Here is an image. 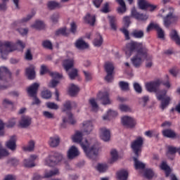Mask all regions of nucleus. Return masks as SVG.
I'll use <instances>...</instances> for the list:
<instances>
[{"label": "nucleus", "instance_id": "f257e3e1", "mask_svg": "<svg viewBox=\"0 0 180 180\" xmlns=\"http://www.w3.org/2000/svg\"><path fill=\"white\" fill-rule=\"evenodd\" d=\"M136 51V54L131 59L135 68H140L144 59L147 61L151 60V56H148V49L143 44L132 41L126 44L124 52L127 57H130Z\"/></svg>", "mask_w": 180, "mask_h": 180}, {"label": "nucleus", "instance_id": "f03ea898", "mask_svg": "<svg viewBox=\"0 0 180 180\" xmlns=\"http://www.w3.org/2000/svg\"><path fill=\"white\" fill-rule=\"evenodd\" d=\"M162 83L167 89H169L171 87L169 81H167L166 82H162L160 79H158L155 82L146 83V88L148 92H155L156 94L157 99L159 101H162L160 108L162 110H164L169 105L172 98L166 96L167 91H158V88Z\"/></svg>", "mask_w": 180, "mask_h": 180}, {"label": "nucleus", "instance_id": "7ed1b4c3", "mask_svg": "<svg viewBox=\"0 0 180 180\" xmlns=\"http://www.w3.org/2000/svg\"><path fill=\"white\" fill-rule=\"evenodd\" d=\"M72 142L79 143L83 149L85 155L89 158H94L98 155L99 145L95 143L91 146V142H89L87 139H83V132L77 131L75 134L72 136Z\"/></svg>", "mask_w": 180, "mask_h": 180}, {"label": "nucleus", "instance_id": "20e7f679", "mask_svg": "<svg viewBox=\"0 0 180 180\" xmlns=\"http://www.w3.org/2000/svg\"><path fill=\"white\" fill-rule=\"evenodd\" d=\"M25 47V44L20 40L14 44L11 41H0V55L3 60L7 59V56L10 52L16 50L22 51Z\"/></svg>", "mask_w": 180, "mask_h": 180}, {"label": "nucleus", "instance_id": "39448f33", "mask_svg": "<svg viewBox=\"0 0 180 180\" xmlns=\"http://www.w3.org/2000/svg\"><path fill=\"white\" fill-rule=\"evenodd\" d=\"M159 15L163 18V24L167 28H169L171 25H174L178 21V17L174 15L173 8L162 9Z\"/></svg>", "mask_w": 180, "mask_h": 180}, {"label": "nucleus", "instance_id": "423d86ee", "mask_svg": "<svg viewBox=\"0 0 180 180\" xmlns=\"http://www.w3.org/2000/svg\"><path fill=\"white\" fill-rule=\"evenodd\" d=\"M63 159V156L61 153L53 151L44 160V164L49 167H53L57 165Z\"/></svg>", "mask_w": 180, "mask_h": 180}, {"label": "nucleus", "instance_id": "0eeeda50", "mask_svg": "<svg viewBox=\"0 0 180 180\" xmlns=\"http://www.w3.org/2000/svg\"><path fill=\"white\" fill-rule=\"evenodd\" d=\"M40 86L39 83H33L27 89V92L30 97L34 98V102L32 105H39L41 103V101L37 97V92L38 88Z\"/></svg>", "mask_w": 180, "mask_h": 180}, {"label": "nucleus", "instance_id": "6e6552de", "mask_svg": "<svg viewBox=\"0 0 180 180\" xmlns=\"http://www.w3.org/2000/svg\"><path fill=\"white\" fill-rule=\"evenodd\" d=\"M143 144V139L141 136H139L136 140H134L131 144V148L134 153L136 157H139L142 151V146Z\"/></svg>", "mask_w": 180, "mask_h": 180}, {"label": "nucleus", "instance_id": "1a4fd4ad", "mask_svg": "<svg viewBox=\"0 0 180 180\" xmlns=\"http://www.w3.org/2000/svg\"><path fill=\"white\" fill-rule=\"evenodd\" d=\"M10 76V72L6 67H0V90H4L7 88V80L6 76Z\"/></svg>", "mask_w": 180, "mask_h": 180}, {"label": "nucleus", "instance_id": "9d476101", "mask_svg": "<svg viewBox=\"0 0 180 180\" xmlns=\"http://www.w3.org/2000/svg\"><path fill=\"white\" fill-rule=\"evenodd\" d=\"M67 58L63 61V65L66 72H68L74 66V55L69 52L67 54Z\"/></svg>", "mask_w": 180, "mask_h": 180}, {"label": "nucleus", "instance_id": "9b49d317", "mask_svg": "<svg viewBox=\"0 0 180 180\" xmlns=\"http://www.w3.org/2000/svg\"><path fill=\"white\" fill-rule=\"evenodd\" d=\"M105 69L107 72V76L105 77V80L108 82H112L113 81V71L115 67L112 63H106L105 65Z\"/></svg>", "mask_w": 180, "mask_h": 180}, {"label": "nucleus", "instance_id": "f8f14e48", "mask_svg": "<svg viewBox=\"0 0 180 180\" xmlns=\"http://www.w3.org/2000/svg\"><path fill=\"white\" fill-rule=\"evenodd\" d=\"M98 99L101 101L103 105H111L112 101L109 98V94L108 91H100L98 94Z\"/></svg>", "mask_w": 180, "mask_h": 180}, {"label": "nucleus", "instance_id": "ddd939ff", "mask_svg": "<svg viewBox=\"0 0 180 180\" xmlns=\"http://www.w3.org/2000/svg\"><path fill=\"white\" fill-rule=\"evenodd\" d=\"M122 124L127 128H134L136 124L134 119L129 116H124L121 118Z\"/></svg>", "mask_w": 180, "mask_h": 180}, {"label": "nucleus", "instance_id": "4468645a", "mask_svg": "<svg viewBox=\"0 0 180 180\" xmlns=\"http://www.w3.org/2000/svg\"><path fill=\"white\" fill-rule=\"evenodd\" d=\"M153 29H155L157 31L158 37H159V39H164L165 31H163V30L160 28L158 24L150 23L147 28V32H149Z\"/></svg>", "mask_w": 180, "mask_h": 180}, {"label": "nucleus", "instance_id": "2eb2a0df", "mask_svg": "<svg viewBox=\"0 0 180 180\" xmlns=\"http://www.w3.org/2000/svg\"><path fill=\"white\" fill-rule=\"evenodd\" d=\"M138 5L139 8L143 11L148 10L152 12V11L156 8V6L150 4L146 0H138Z\"/></svg>", "mask_w": 180, "mask_h": 180}, {"label": "nucleus", "instance_id": "dca6fc26", "mask_svg": "<svg viewBox=\"0 0 180 180\" xmlns=\"http://www.w3.org/2000/svg\"><path fill=\"white\" fill-rule=\"evenodd\" d=\"M50 75L53 79L49 84V86L51 88H55L59 83L58 79L62 78L63 75L58 72H50Z\"/></svg>", "mask_w": 180, "mask_h": 180}, {"label": "nucleus", "instance_id": "f3484780", "mask_svg": "<svg viewBox=\"0 0 180 180\" xmlns=\"http://www.w3.org/2000/svg\"><path fill=\"white\" fill-rule=\"evenodd\" d=\"M99 136L101 140L108 142L110 140V131L105 127L100 128Z\"/></svg>", "mask_w": 180, "mask_h": 180}, {"label": "nucleus", "instance_id": "a211bd4d", "mask_svg": "<svg viewBox=\"0 0 180 180\" xmlns=\"http://www.w3.org/2000/svg\"><path fill=\"white\" fill-rule=\"evenodd\" d=\"M32 124V117L27 115L22 116L20 122L19 127L22 129H27Z\"/></svg>", "mask_w": 180, "mask_h": 180}, {"label": "nucleus", "instance_id": "6ab92c4d", "mask_svg": "<svg viewBox=\"0 0 180 180\" xmlns=\"http://www.w3.org/2000/svg\"><path fill=\"white\" fill-rule=\"evenodd\" d=\"M82 126V132L84 134H89L94 130V124L91 121H84Z\"/></svg>", "mask_w": 180, "mask_h": 180}, {"label": "nucleus", "instance_id": "aec40b11", "mask_svg": "<svg viewBox=\"0 0 180 180\" xmlns=\"http://www.w3.org/2000/svg\"><path fill=\"white\" fill-rule=\"evenodd\" d=\"M79 154V150H78V149L75 146H72L68 150V158L72 160L78 157Z\"/></svg>", "mask_w": 180, "mask_h": 180}, {"label": "nucleus", "instance_id": "412c9836", "mask_svg": "<svg viewBox=\"0 0 180 180\" xmlns=\"http://www.w3.org/2000/svg\"><path fill=\"white\" fill-rule=\"evenodd\" d=\"M37 158V156L36 155H32L30 156V158L25 159L23 162V165L25 167L31 168L34 167L35 166L34 165V160Z\"/></svg>", "mask_w": 180, "mask_h": 180}, {"label": "nucleus", "instance_id": "4be33fe9", "mask_svg": "<svg viewBox=\"0 0 180 180\" xmlns=\"http://www.w3.org/2000/svg\"><path fill=\"white\" fill-rule=\"evenodd\" d=\"M131 15L134 17L136 20L141 21H145L148 20V17L146 15H143L142 13H137L136 11L135 7H134L131 10Z\"/></svg>", "mask_w": 180, "mask_h": 180}, {"label": "nucleus", "instance_id": "5701e85b", "mask_svg": "<svg viewBox=\"0 0 180 180\" xmlns=\"http://www.w3.org/2000/svg\"><path fill=\"white\" fill-rule=\"evenodd\" d=\"M17 138L15 136H11L10 140L6 142V146L11 150L14 151L16 149Z\"/></svg>", "mask_w": 180, "mask_h": 180}, {"label": "nucleus", "instance_id": "b1692460", "mask_svg": "<svg viewBox=\"0 0 180 180\" xmlns=\"http://www.w3.org/2000/svg\"><path fill=\"white\" fill-rule=\"evenodd\" d=\"M25 73L29 79H34L36 76L34 66L33 65H30L29 68H26Z\"/></svg>", "mask_w": 180, "mask_h": 180}, {"label": "nucleus", "instance_id": "393cba45", "mask_svg": "<svg viewBox=\"0 0 180 180\" xmlns=\"http://www.w3.org/2000/svg\"><path fill=\"white\" fill-rule=\"evenodd\" d=\"M118 115L117 111H114V110H108L107 114L104 115L103 117V120H110L113 117H116Z\"/></svg>", "mask_w": 180, "mask_h": 180}, {"label": "nucleus", "instance_id": "a878e982", "mask_svg": "<svg viewBox=\"0 0 180 180\" xmlns=\"http://www.w3.org/2000/svg\"><path fill=\"white\" fill-rule=\"evenodd\" d=\"M169 37L172 40L174 41L177 45H180V37L176 30H172L170 31Z\"/></svg>", "mask_w": 180, "mask_h": 180}, {"label": "nucleus", "instance_id": "bb28decb", "mask_svg": "<svg viewBox=\"0 0 180 180\" xmlns=\"http://www.w3.org/2000/svg\"><path fill=\"white\" fill-rule=\"evenodd\" d=\"M119 159V154L117 150L112 149L110 150V158L108 160V163L113 164Z\"/></svg>", "mask_w": 180, "mask_h": 180}, {"label": "nucleus", "instance_id": "cd10ccee", "mask_svg": "<svg viewBox=\"0 0 180 180\" xmlns=\"http://www.w3.org/2000/svg\"><path fill=\"white\" fill-rule=\"evenodd\" d=\"M75 46L79 50H84L89 48V44H86L82 38L79 39L76 41Z\"/></svg>", "mask_w": 180, "mask_h": 180}, {"label": "nucleus", "instance_id": "c85d7f7f", "mask_svg": "<svg viewBox=\"0 0 180 180\" xmlns=\"http://www.w3.org/2000/svg\"><path fill=\"white\" fill-rule=\"evenodd\" d=\"M84 20L86 23L94 25V22L96 21V16L89 13L84 18Z\"/></svg>", "mask_w": 180, "mask_h": 180}, {"label": "nucleus", "instance_id": "c756f323", "mask_svg": "<svg viewBox=\"0 0 180 180\" xmlns=\"http://www.w3.org/2000/svg\"><path fill=\"white\" fill-rule=\"evenodd\" d=\"M129 173L127 170L122 169L117 172V178L118 180H127Z\"/></svg>", "mask_w": 180, "mask_h": 180}, {"label": "nucleus", "instance_id": "7c9ffc66", "mask_svg": "<svg viewBox=\"0 0 180 180\" xmlns=\"http://www.w3.org/2000/svg\"><path fill=\"white\" fill-rule=\"evenodd\" d=\"M49 144L51 147L56 148L60 144V138L58 136H51Z\"/></svg>", "mask_w": 180, "mask_h": 180}, {"label": "nucleus", "instance_id": "2f4dec72", "mask_svg": "<svg viewBox=\"0 0 180 180\" xmlns=\"http://www.w3.org/2000/svg\"><path fill=\"white\" fill-rule=\"evenodd\" d=\"M67 117H63V123H68L70 124H75L76 123V121L74 120L71 112L69 111L67 112Z\"/></svg>", "mask_w": 180, "mask_h": 180}, {"label": "nucleus", "instance_id": "473e14b6", "mask_svg": "<svg viewBox=\"0 0 180 180\" xmlns=\"http://www.w3.org/2000/svg\"><path fill=\"white\" fill-rule=\"evenodd\" d=\"M103 43V39L100 33H96V37L93 41V44L95 47H101Z\"/></svg>", "mask_w": 180, "mask_h": 180}, {"label": "nucleus", "instance_id": "72a5a7b5", "mask_svg": "<svg viewBox=\"0 0 180 180\" xmlns=\"http://www.w3.org/2000/svg\"><path fill=\"white\" fill-rule=\"evenodd\" d=\"M79 91V88L78 87V86H77L75 84H70L69 89H68V93H69L70 96H75L77 94Z\"/></svg>", "mask_w": 180, "mask_h": 180}, {"label": "nucleus", "instance_id": "f704fd0d", "mask_svg": "<svg viewBox=\"0 0 180 180\" xmlns=\"http://www.w3.org/2000/svg\"><path fill=\"white\" fill-rule=\"evenodd\" d=\"M59 174L58 169H54L50 171H45L44 177V178H51L52 176H55L56 175Z\"/></svg>", "mask_w": 180, "mask_h": 180}, {"label": "nucleus", "instance_id": "c9c22d12", "mask_svg": "<svg viewBox=\"0 0 180 180\" xmlns=\"http://www.w3.org/2000/svg\"><path fill=\"white\" fill-rule=\"evenodd\" d=\"M162 134L165 137L169 139H174L176 137L175 132L172 129H164L162 131Z\"/></svg>", "mask_w": 180, "mask_h": 180}, {"label": "nucleus", "instance_id": "e433bc0d", "mask_svg": "<svg viewBox=\"0 0 180 180\" xmlns=\"http://www.w3.org/2000/svg\"><path fill=\"white\" fill-rule=\"evenodd\" d=\"M160 168L162 170L165 171L166 177H168L172 172V169L167 163L163 162L160 165Z\"/></svg>", "mask_w": 180, "mask_h": 180}, {"label": "nucleus", "instance_id": "4c0bfd02", "mask_svg": "<svg viewBox=\"0 0 180 180\" xmlns=\"http://www.w3.org/2000/svg\"><path fill=\"white\" fill-rule=\"evenodd\" d=\"M120 5V7L118 8V13H124L127 11L126 4L123 0H115Z\"/></svg>", "mask_w": 180, "mask_h": 180}, {"label": "nucleus", "instance_id": "58836bf2", "mask_svg": "<svg viewBox=\"0 0 180 180\" xmlns=\"http://www.w3.org/2000/svg\"><path fill=\"white\" fill-rule=\"evenodd\" d=\"M89 104L91 106L92 111H94V112H98V111L99 106H98L96 99H94V98H91L89 100Z\"/></svg>", "mask_w": 180, "mask_h": 180}, {"label": "nucleus", "instance_id": "ea45409f", "mask_svg": "<svg viewBox=\"0 0 180 180\" xmlns=\"http://www.w3.org/2000/svg\"><path fill=\"white\" fill-rule=\"evenodd\" d=\"M131 36L135 39H142L144 36V32L141 30H134L131 33Z\"/></svg>", "mask_w": 180, "mask_h": 180}, {"label": "nucleus", "instance_id": "a19ab883", "mask_svg": "<svg viewBox=\"0 0 180 180\" xmlns=\"http://www.w3.org/2000/svg\"><path fill=\"white\" fill-rule=\"evenodd\" d=\"M134 167L136 169H143L146 167V165L142 162H140L139 160H137L136 158H134Z\"/></svg>", "mask_w": 180, "mask_h": 180}, {"label": "nucleus", "instance_id": "79ce46f5", "mask_svg": "<svg viewBox=\"0 0 180 180\" xmlns=\"http://www.w3.org/2000/svg\"><path fill=\"white\" fill-rule=\"evenodd\" d=\"M61 7H62V5L60 3H57L56 1H49L48 3V8L50 10H54Z\"/></svg>", "mask_w": 180, "mask_h": 180}, {"label": "nucleus", "instance_id": "37998d69", "mask_svg": "<svg viewBox=\"0 0 180 180\" xmlns=\"http://www.w3.org/2000/svg\"><path fill=\"white\" fill-rule=\"evenodd\" d=\"M108 166L106 163H98L96 166V170L99 172H105L108 170Z\"/></svg>", "mask_w": 180, "mask_h": 180}, {"label": "nucleus", "instance_id": "c03bdc74", "mask_svg": "<svg viewBox=\"0 0 180 180\" xmlns=\"http://www.w3.org/2000/svg\"><path fill=\"white\" fill-rule=\"evenodd\" d=\"M108 18L110 20V27L112 30L116 31L117 30V25H116V18L113 16H108Z\"/></svg>", "mask_w": 180, "mask_h": 180}, {"label": "nucleus", "instance_id": "a18cd8bd", "mask_svg": "<svg viewBox=\"0 0 180 180\" xmlns=\"http://www.w3.org/2000/svg\"><path fill=\"white\" fill-rule=\"evenodd\" d=\"M35 142L32 140L30 141L27 146H24L23 150L26 151H32L34 148Z\"/></svg>", "mask_w": 180, "mask_h": 180}, {"label": "nucleus", "instance_id": "49530a36", "mask_svg": "<svg viewBox=\"0 0 180 180\" xmlns=\"http://www.w3.org/2000/svg\"><path fill=\"white\" fill-rule=\"evenodd\" d=\"M120 110L122 112H131L132 110L130 106L125 105V104H121L120 105Z\"/></svg>", "mask_w": 180, "mask_h": 180}, {"label": "nucleus", "instance_id": "de8ad7c7", "mask_svg": "<svg viewBox=\"0 0 180 180\" xmlns=\"http://www.w3.org/2000/svg\"><path fill=\"white\" fill-rule=\"evenodd\" d=\"M32 27L37 30H41L44 27V23L43 21L41 20H37L35 22V24L32 25Z\"/></svg>", "mask_w": 180, "mask_h": 180}, {"label": "nucleus", "instance_id": "09e8293b", "mask_svg": "<svg viewBox=\"0 0 180 180\" xmlns=\"http://www.w3.org/2000/svg\"><path fill=\"white\" fill-rule=\"evenodd\" d=\"M167 149H168V151L167 153V156H169V155H174L176 152H178V148L176 147L168 146Z\"/></svg>", "mask_w": 180, "mask_h": 180}, {"label": "nucleus", "instance_id": "8fccbe9b", "mask_svg": "<svg viewBox=\"0 0 180 180\" xmlns=\"http://www.w3.org/2000/svg\"><path fill=\"white\" fill-rule=\"evenodd\" d=\"M42 115L44 117L51 120V119H55V114L52 113L49 111H43Z\"/></svg>", "mask_w": 180, "mask_h": 180}, {"label": "nucleus", "instance_id": "3c124183", "mask_svg": "<svg viewBox=\"0 0 180 180\" xmlns=\"http://www.w3.org/2000/svg\"><path fill=\"white\" fill-rule=\"evenodd\" d=\"M143 175L145 176V177L150 179L154 176V172L151 169H147L145 171V174Z\"/></svg>", "mask_w": 180, "mask_h": 180}, {"label": "nucleus", "instance_id": "603ef678", "mask_svg": "<svg viewBox=\"0 0 180 180\" xmlns=\"http://www.w3.org/2000/svg\"><path fill=\"white\" fill-rule=\"evenodd\" d=\"M42 46L44 49H49V50H52L53 46L52 44L50 41L49 40H45L42 42Z\"/></svg>", "mask_w": 180, "mask_h": 180}, {"label": "nucleus", "instance_id": "864d4df0", "mask_svg": "<svg viewBox=\"0 0 180 180\" xmlns=\"http://www.w3.org/2000/svg\"><path fill=\"white\" fill-rule=\"evenodd\" d=\"M129 84L128 82H120V87L121 88L122 91H129Z\"/></svg>", "mask_w": 180, "mask_h": 180}, {"label": "nucleus", "instance_id": "5fc2aeb1", "mask_svg": "<svg viewBox=\"0 0 180 180\" xmlns=\"http://www.w3.org/2000/svg\"><path fill=\"white\" fill-rule=\"evenodd\" d=\"M46 106L51 110H57L59 108V106L58 105V104L53 102L46 103Z\"/></svg>", "mask_w": 180, "mask_h": 180}, {"label": "nucleus", "instance_id": "6e6d98bb", "mask_svg": "<svg viewBox=\"0 0 180 180\" xmlns=\"http://www.w3.org/2000/svg\"><path fill=\"white\" fill-rule=\"evenodd\" d=\"M9 155L8 152L3 148L1 144L0 143V159L3 158V157H6Z\"/></svg>", "mask_w": 180, "mask_h": 180}, {"label": "nucleus", "instance_id": "4d7b16f0", "mask_svg": "<svg viewBox=\"0 0 180 180\" xmlns=\"http://www.w3.org/2000/svg\"><path fill=\"white\" fill-rule=\"evenodd\" d=\"M41 97L44 99H49L51 97V93L50 91L45 90L41 92Z\"/></svg>", "mask_w": 180, "mask_h": 180}, {"label": "nucleus", "instance_id": "13d9d810", "mask_svg": "<svg viewBox=\"0 0 180 180\" xmlns=\"http://www.w3.org/2000/svg\"><path fill=\"white\" fill-rule=\"evenodd\" d=\"M3 105L7 108H12L14 105L13 103L9 99L6 98L4 101H3Z\"/></svg>", "mask_w": 180, "mask_h": 180}, {"label": "nucleus", "instance_id": "bf43d9fd", "mask_svg": "<svg viewBox=\"0 0 180 180\" xmlns=\"http://www.w3.org/2000/svg\"><path fill=\"white\" fill-rule=\"evenodd\" d=\"M68 76L71 79H74L77 77V70L76 69H72L69 73Z\"/></svg>", "mask_w": 180, "mask_h": 180}, {"label": "nucleus", "instance_id": "052dcab7", "mask_svg": "<svg viewBox=\"0 0 180 180\" xmlns=\"http://www.w3.org/2000/svg\"><path fill=\"white\" fill-rule=\"evenodd\" d=\"M60 16L58 13H54L51 16V20L53 24H56L58 22Z\"/></svg>", "mask_w": 180, "mask_h": 180}, {"label": "nucleus", "instance_id": "680f3d73", "mask_svg": "<svg viewBox=\"0 0 180 180\" xmlns=\"http://www.w3.org/2000/svg\"><path fill=\"white\" fill-rule=\"evenodd\" d=\"M64 108L63 109V112L70 111L71 110V102L70 101H67L64 105Z\"/></svg>", "mask_w": 180, "mask_h": 180}, {"label": "nucleus", "instance_id": "e2e57ef3", "mask_svg": "<svg viewBox=\"0 0 180 180\" xmlns=\"http://www.w3.org/2000/svg\"><path fill=\"white\" fill-rule=\"evenodd\" d=\"M134 89L136 91V92L141 94L142 92V87L141 85L139 84V83H134Z\"/></svg>", "mask_w": 180, "mask_h": 180}, {"label": "nucleus", "instance_id": "0e129e2a", "mask_svg": "<svg viewBox=\"0 0 180 180\" xmlns=\"http://www.w3.org/2000/svg\"><path fill=\"white\" fill-rule=\"evenodd\" d=\"M149 101L148 96H143L140 98V104L145 107Z\"/></svg>", "mask_w": 180, "mask_h": 180}, {"label": "nucleus", "instance_id": "69168bd1", "mask_svg": "<svg viewBox=\"0 0 180 180\" xmlns=\"http://www.w3.org/2000/svg\"><path fill=\"white\" fill-rule=\"evenodd\" d=\"M77 26L75 22L70 23V32L73 34H75L77 32Z\"/></svg>", "mask_w": 180, "mask_h": 180}, {"label": "nucleus", "instance_id": "338daca9", "mask_svg": "<svg viewBox=\"0 0 180 180\" xmlns=\"http://www.w3.org/2000/svg\"><path fill=\"white\" fill-rule=\"evenodd\" d=\"M17 122V120L15 118L11 119L8 121V123L7 124L8 128H13Z\"/></svg>", "mask_w": 180, "mask_h": 180}, {"label": "nucleus", "instance_id": "774afa93", "mask_svg": "<svg viewBox=\"0 0 180 180\" xmlns=\"http://www.w3.org/2000/svg\"><path fill=\"white\" fill-rule=\"evenodd\" d=\"M56 34L67 36L66 28L64 27V28L59 29L58 31L56 32Z\"/></svg>", "mask_w": 180, "mask_h": 180}]
</instances>
